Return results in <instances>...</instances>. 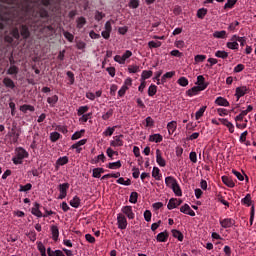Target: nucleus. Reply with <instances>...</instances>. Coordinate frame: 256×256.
<instances>
[{
	"mask_svg": "<svg viewBox=\"0 0 256 256\" xmlns=\"http://www.w3.org/2000/svg\"><path fill=\"white\" fill-rule=\"evenodd\" d=\"M165 183L170 189H172L177 184V179L173 176H168L165 178Z\"/></svg>",
	"mask_w": 256,
	"mask_h": 256,
	"instance_id": "5701e85b",
	"label": "nucleus"
},
{
	"mask_svg": "<svg viewBox=\"0 0 256 256\" xmlns=\"http://www.w3.org/2000/svg\"><path fill=\"white\" fill-rule=\"evenodd\" d=\"M113 117V109H109L105 114L102 115L103 121H108V119H111Z\"/></svg>",
	"mask_w": 256,
	"mask_h": 256,
	"instance_id": "4d7b16f0",
	"label": "nucleus"
},
{
	"mask_svg": "<svg viewBox=\"0 0 256 256\" xmlns=\"http://www.w3.org/2000/svg\"><path fill=\"white\" fill-rule=\"evenodd\" d=\"M123 134L114 137V140L110 141L111 147H123Z\"/></svg>",
	"mask_w": 256,
	"mask_h": 256,
	"instance_id": "9d476101",
	"label": "nucleus"
},
{
	"mask_svg": "<svg viewBox=\"0 0 256 256\" xmlns=\"http://www.w3.org/2000/svg\"><path fill=\"white\" fill-rule=\"evenodd\" d=\"M20 111H22V113H27L28 111H31V113H33V111H35V107L29 104H24L20 106Z\"/></svg>",
	"mask_w": 256,
	"mask_h": 256,
	"instance_id": "c85d7f7f",
	"label": "nucleus"
},
{
	"mask_svg": "<svg viewBox=\"0 0 256 256\" xmlns=\"http://www.w3.org/2000/svg\"><path fill=\"white\" fill-rule=\"evenodd\" d=\"M149 141L151 143H161L163 141V136L161 134H153L149 136Z\"/></svg>",
	"mask_w": 256,
	"mask_h": 256,
	"instance_id": "b1692460",
	"label": "nucleus"
},
{
	"mask_svg": "<svg viewBox=\"0 0 256 256\" xmlns=\"http://www.w3.org/2000/svg\"><path fill=\"white\" fill-rule=\"evenodd\" d=\"M116 183H118V185H126V187H128L129 185H131V179L125 180V178L120 177L116 180Z\"/></svg>",
	"mask_w": 256,
	"mask_h": 256,
	"instance_id": "ea45409f",
	"label": "nucleus"
},
{
	"mask_svg": "<svg viewBox=\"0 0 256 256\" xmlns=\"http://www.w3.org/2000/svg\"><path fill=\"white\" fill-rule=\"evenodd\" d=\"M220 226L222 229H231V227H235L237 223L233 218H224L219 220Z\"/></svg>",
	"mask_w": 256,
	"mask_h": 256,
	"instance_id": "7ed1b4c3",
	"label": "nucleus"
},
{
	"mask_svg": "<svg viewBox=\"0 0 256 256\" xmlns=\"http://www.w3.org/2000/svg\"><path fill=\"white\" fill-rule=\"evenodd\" d=\"M245 116H247V112L243 110L238 116L235 117V121H243Z\"/></svg>",
	"mask_w": 256,
	"mask_h": 256,
	"instance_id": "774afa93",
	"label": "nucleus"
},
{
	"mask_svg": "<svg viewBox=\"0 0 256 256\" xmlns=\"http://www.w3.org/2000/svg\"><path fill=\"white\" fill-rule=\"evenodd\" d=\"M59 139H61V134L59 132H52L50 134V141H52V143H56Z\"/></svg>",
	"mask_w": 256,
	"mask_h": 256,
	"instance_id": "a19ab883",
	"label": "nucleus"
},
{
	"mask_svg": "<svg viewBox=\"0 0 256 256\" xmlns=\"http://www.w3.org/2000/svg\"><path fill=\"white\" fill-rule=\"evenodd\" d=\"M69 187V183H63L59 185L60 194L58 196V199H65V197H67V191L69 190Z\"/></svg>",
	"mask_w": 256,
	"mask_h": 256,
	"instance_id": "6e6552de",
	"label": "nucleus"
},
{
	"mask_svg": "<svg viewBox=\"0 0 256 256\" xmlns=\"http://www.w3.org/2000/svg\"><path fill=\"white\" fill-rule=\"evenodd\" d=\"M178 84L181 86V87H187V85H189V80L186 78V77H180L178 79Z\"/></svg>",
	"mask_w": 256,
	"mask_h": 256,
	"instance_id": "603ef678",
	"label": "nucleus"
},
{
	"mask_svg": "<svg viewBox=\"0 0 256 256\" xmlns=\"http://www.w3.org/2000/svg\"><path fill=\"white\" fill-rule=\"evenodd\" d=\"M169 135H173L177 131V121H171L167 124Z\"/></svg>",
	"mask_w": 256,
	"mask_h": 256,
	"instance_id": "412c9836",
	"label": "nucleus"
},
{
	"mask_svg": "<svg viewBox=\"0 0 256 256\" xmlns=\"http://www.w3.org/2000/svg\"><path fill=\"white\" fill-rule=\"evenodd\" d=\"M10 35L14 38V39H21V33H19V28L15 27L11 30Z\"/></svg>",
	"mask_w": 256,
	"mask_h": 256,
	"instance_id": "e433bc0d",
	"label": "nucleus"
},
{
	"mask_svg": "<svg viewBox=\"0 0 256 256\" xmlns=\"http://www.w3.org/2000/svg\"><path fill=\"white\" fill-rule=\"evenodd\" d=\"M172 235L175 239H178V241H183L184 239L183 233L179 230H172Z\"/></svg>",
	"mask_w": 256,
	"mask_h": 256,
	"instance_id": "37998d69",
	"label": "nucleus"
},
{
	"mask_svg": "<svg viewBox=\"0 0 256 256\" xmlns=\"http://www.w3.org/2000/svg\"><path fill=\"white\" fill-rule=\"evenodd\" d=\"M69 203L71 207H74V209H79V207L81 206V198H79V196H74Z\"/></svg>",
	"mask_w": 256,
	"mask_h": 256,
	"instance_id": "4be33fe9",
	"label": "nucleus"
},
{
	"mask_svg": "<svg viewBox=\"0 0 256 256\" xmlns=\"http://www.w3.org/2000/svg\"><path fill=\"white\" fill-rule=\"evenodd\" d=\"M0 21V31H3L5 29L4 23H6V25H9V23H11V16H9V14H0Z\"/></svg>",
	"mask_w": 256,
	"mask_h": 256,
	"instance_id": "1a4fd4ad",
	"label": "nucleus"
},
{
	"mask_svg": "<svg viewBox=\"0 0 256 256\" xmlns=\"http://www.w3.org/2000/svg\"><path fill=\"white\" fill-rule=\"evenodd\" d=\"M236 3L237 0H227V3L224 5V9H233Z\"/></svg>",
	"mask_w": 256,
	"mask_h": 256,
	"instance_id": "6e6d98bb",
	"label": "nucleus"
},
{
	"mask_svg": "<svg viewBox=\"0 0 256 256\" xmlns=\"http://www.w3.org/2000/svg\"><path fill=\"white\" fill-rule=\"evenodd\" d=\"M31 189H33V185L27 183L26 185H20L19 191L20 193H27V191H31Z\"/></svg>",
	"mask_w": 256,
	"mask_h": 256,
	"instance_id": "473e14b6",
	"label": "nucleus"
},
{
	"mask_svg": "<svg viewBox=\"0 0 256 256\" xmlns=\"http://www.w3.org/2000/svg\"><path fill=\"white\" fill-rule=\"evenodd\" d=\"M129 7L130 9H137L139 7V0H130Z\"/></svg>",
	"mask_w": 256,
	"mask_h": 256,
	"instance_id": "69168bd1",
	"label": "nucleus"
},
{
	"mask_svg": "<svg viewBox=\"0 0 256 256\" xmlns=\"http://www.w3.org/2000/svg\"><path fill=\"white\" fill-rule=\"evenodd\" d=\"M121 213L124 217L126 216L130 220L135 219V212H133L132 206H123L121 208Z\"/></svg>",
	"mask_w": 256,
	"mask_h": 256,
	"instance_id": "20e7f679",
	"label": "nucleus"
},
{
	"mask_svg": "<svg viewBox=\"0 0 256 256\" xmlns=\"http://www.w3.org/2000/svg\"><path fill=\"white\" fill-rule=\"evenodd\" d=\"M3 84L5 87H8V89H15V82H13L9 77L3 79Z\"/></svg>",
	"mask_w": 256,
	"mask_h": 256,
	"instance_id": "bb28decb",
	"label": "nucleus"
},
{
	"mask_svg": "<svg viewBox=\"0 0 256 256\" xmlns=\"http://www.w3.org/2000/svg\"><path fill=\"white\" fill-rule=\"evenodd\" d=\"M221 179H222V182L224 183V185H226V187H230V188L235 187V182H233L232 177L222 176Z\"/></svg>",
	"mask_w": 256,
	"mask_h": 256,
	"instance_id": "dca6fc26",
	"label": "nucleus"
},
{
	"mask_svg": "<svg viewBox=\"0 0 256 256\" xmlns=\"http://www.w3.org/2000/svg\"><path fill=\"white\" fill-rule=\"evenodd\" d=\"M57 101H59V96L57 95L47 98V103H49V105H55Z\"/></svg>",
	"mask_w": 256,
	"mask_h": 256,
	"instance_id": "5fc2aeb1",
	"label": "nucleus"
},
{
	"mask_svg": "<svg viewBox=\"0 0 256 256\" xmlns=\"http://www.w3.org/2000/svg\"><path fill=\"white\" fill-rule=\"evenodd\" d=\"M152 177H154L156 181H161V170L157 167H154L152 170Z\"/></svg>",
	"mask_w": 256,
	"mask_h": 256,
	"instance_id": "c756f323",
	"label": "nucleus"
},
{
	"mask_svg": "<svg viewBox=\"0 0 256 256\" xmlns=\"http://www.w3.org/2000/svg\"><path fill=\"white\" fill-rule=\"evenodd\" d=\"M119 128V126H113V127H108L104 132L103 135L105 137H111L113 133H115V129Z\"/></svg>",
	"mask_w": 256,
	"mask_h": 256,
	"instance_id": "2f4dec72",
	"label": "nucleus"
},
{
	"mask_svg": "<svg viewBox=\"0 0 256 256\" xmlns=\"http://www.w3.org/2000/svg\"><path fill=\"white\" fill-rule=\"evenodd\" d=\"M150 77H153V71L151 70L142 71V75H141L142 81H145L146 79H150Z\"/></svg>",
	"mask_w": 256,
	"mask_h": 256,
	"instance_id": "72a5a7b5",
	"label": "nucleus"
},
{
	"mask_svg": "<svg viewBox=\"0 0 256 256\" xmlns=\"http://www.w3.org/2000/svg\"><path fill=\"white\" fill-rule=\"evenodd\" d=\"M85 134V130H80L75 132L72 136L71 139L72 141H77V139H81L83 137V135Z\"/></svg>",
	"mask_w": 256,
	"mask_h": 256,
	"instance_id": "f704fd0d",
	"label": "nucleus"
},
{
	"mask_svg": "<svg viewBox=\"0 0 256 256\" xmlns=\"http://www.w3.org/2000/svg\"><path fill=\"white\" fill-rule=\"evenodd\" d=\"M148 95L149 97H154V95H157V86L154 84H151L148 88Z\"/></svg>",
	"mask_w": 256,
	"mask_h": 256,
	"instance_id": "c9c22d12",
	"label": "nucleus"
},
{
	"mask_svg": "<svg viewBox=\"0 0 256 256\" xmlns=\"http://www.w3.org/2000/svg\"><path fill=\"white\" fill-rule=\"evenodd\" d=\"M127 89H129V87L123 85L120 90L118 91V96L119 97H125V93H127Z\"/></svg>",
	"mask_w": 256,
	"mask_h": 256,
	"instance_id": "680f3d73",
	"label": "nucleus"
},
{
	"mask_svg": "<svg viewBox=\"0 0 256 256\" xmlns=\"http://www.w3.org/2000/svg\"><path fill=\"white\" fill-rule=\"evenodd\" d=\"M179 205H181V200L171 198L167 204V209L171 211V209H176V207H179Z\"/></svg>",
	"mask_w": 256,
	"mask_h": 256,
	"instance_id": "ddd939ff",
	"label": "nucleus"
},
{
	"mask_svg": "<svg viewBox=\"0 0 256 256\" xmlns=\"http://www.w3.org/2000/svg\"><path fill=\"white\" fill-rule=\"evenodd\" d=\"M19 73V68L15 65L10 66V68L7 71L8 75H17Z\"/></svg>",
	"mask_w": 256,
	"mask_h": 256,
	"instance_id": "09e8293b",
	"label": "nucleus"
},
{
	"mask_svg": "<svg viewBox=\"0 0 256 256\" xmlns=\"http://www.w3.org/2000/svg\"><path fill=\"white\" fill-rule=\"evenodd\" d=\"M137 199H139V193L132 192L130 194L129 202L135 204V203H137Z\"/></svg>",
	"mask_w": 256,
	"mask_h": 256,
	"instance_id": "8fccbe9b",
	"label": "nucleus"
},
{
	"mask_svg": "<svg viewBox=\"0 0 256 256\" xmlns=\"http://www.w3.org/2000/svg\"><path fill=\"white\" fill-rule=\"evenodd\" d=\"M51 1L53 0H23L19 4V8L28 19V27L33 31H37L39 27H43L49 21V12L43 6L49 7Z\"/></svg>",
	"mask_w": 256,
	"mask_h": 256,
	"instance_id": "f257e3e1",
	"label": "nucleus"
},
{
	"mask_svg": "<svg viewBox=\"0 0 256 256\" xmlns=\"http://www.w3.org/2000/svg\"><path fill=\"white\" fill-rule=\"evenodd\" d=\"M87 24V20L85 19V17H79L77 19V29H83V26H85Z\"/></svg>",
	"mask_w": 256,
	"mask_h": 256,
	"instance_id": "58836bf2",
	"label": "nucleus"
},
{
	"mask_svg": "<svg viewBox=\"0 0 256 256\" xmlns=\"http://www.w3.org/2000/svg\"><path fill=\"white\" fill-rule=\"evenodd\" d=\"M197 87H204V90L207 89V87L209 86V83H205V77L203 75H199L197 77Z\"/></svg>",
	"mask_w": 256,
	"mask_h": 256,
	"instance_id": "6ab92c4d",
	"label": "nucleus"
},
{
	"mask_svg": "<svg viewBox=\"0 0 256 256\" xmlns=\"http://www.w3.org/2000/svg\"><path fill=\"white\" fill-rule=\"evenodd\" d=\"M29 158V152L23 147H17L15 149V155L12 158L14 165H23V159Z\"/></svg>",
	"mask_w": 256,
	"mask_h": 256,
	"instance_id": "f03ea898",
	"label": "nucleus"
},
{
	"mask_svg": "<svg viewBox=\"0 0 256 256\" xmlns=\"http://www.w3.org/2000/svg\"><path fill=\"white\" fill-rule=\"evenodd\" d=\"M215 57H218L219 59H227V57H229V53L226 51L218 50L215 53Z\"/></svg>",
	"mask_w": 256,
	"mask_h": 256,
	"instance_id": "4c0bfd02",
	"label": "nucleus"
},
{
	"mask_svg": "<svg viewBox=\"0 0 256 256\" xmlns=\"http://www.w3.org/2000/svg\"><path fill=\"white\" fill-rule=\"evenodd\" d=\"M242 205H247V207H251V194H247L242 200Z\"/></svg>",
	"mask_w": 256,
	"mask_h": 256,
	"instance_id": "c03bdc74",
	"label": "nucleus"
},
{
	"mask_svg": "<svg viewBox=\"0 0 256 256\" xmlns=\"http://www.w3.org/2000/svg\"><path fill=\"white\" fill-rule=\"evenodd\" d=\"M53 241H59V227L52 225L50 228Z\"/></svg>",
	"mask_w": 256,
	"mask_h": 256,
	"instance_id": "aec40b11",
	"label": "nucleus"
},
{
	"mask_svg": "<svg viewBox=\"0 0 256 256\" xmlns=\"http://www.w3.org/2000/svg\"><path fill=\"white\" fill-rule=\"evenodd\" d=\"M201 91H205V87L194 86L186 91V95H188V97H195V95H199Z\"/></svg>",
	"mask_w": 256,
	"mask_h": 256,
	"instance_id": "0eeeda50",
	"label": "nucleus"
},
{
	"mask_svg": "<svg viewBox=\"0 0 256 256\" xmlns=\"http://www.w3.org/2000/svg\"><path fill=\"white\" fill-rule=\"evenodd\" d=\"M87 111H89V106H80L78 108V112H77V115L79 117H81V115H85V113H87Z\"/></svg>",
	"mask_w": 256,
	"mask_h": 256,
	"instance_id": "3c124183",
	"label": "nucleus"
},
{
	"mask_svg": "<svg viewBox=\"0 0 256 256\" xmlns=\"http://www.w3.org/2000/svg\"><path fill=\"white\" fill-rule=\"evenodd\" d=\"M237 27H239V21L232 22L228 26V31H230L231 33H235V31H237Z\"/></svg>",
	"mask_w": 256,
	"mask_h": 256,
	"instance_id": "de8ad7c7",
	"label": "nucleus"
},
{
	"mask_svg": "<svg viewBox=\"0 0 256 256\" xmlns=\"http://www.w3.org/2000/svg\"><path fill=\"white\" fill-rule=\"evenodd\" d=\"M167 239H169V233H167V231L160 232L156 236V241H158V243H167Z\"/></svg>",
	"mask_w": 256,
	"mask_h": 256,
	"instance_id": "2eb2a0df",
	"label": "nucleus"
},
{
	"mask_svg": "<svg viewBox=\"0 0 256 256\" xmlns=\"http://www.w3.org/2000/svg\"><path fill=\"white\" fill-rule=\"evenodd\" d=\"M146 127H154L155 125V120H153V118H151V116H148L146 119Z\"/></svg>",
	"mask_w": 256,
	"mask_h": 256,
	"instance_id": "052dcab7",
	"label": "nucleus"
},
{
	"mask_svg": "<svg viewBox=\"0 0 256 256\" xmlns=\"http://www.w3.org/2000/svg\"><path fill=\"white\" fill-rule=\"evenodd\" d=\"M215 104L219 105V107H229V101H227V99L221 96L216 98Z\"/></svg>",
	"mask_w": 256,
	"mask_h": 256,
	"instance_id": "a211bd4d",
	"label": "nucleus"
},
{
	"mask_svg": "<svg viewBox=\"0 0 256 256\" xmlns=\"http://www.w3.org/2000/svg\"><path fill=\"white\" fill-rule=\"evenodd\" d=\"M151 217H153V214L150 212V210H146L144 212V219L149 223L151 221Z\"/></svg>",
	"mask_w": 256,
	"mask_h": 256,
	"instance_id": "0e129e2a",
	"label": "nucleus"
},
{
	"mask_svg": "<svg viewBox=\"0 0 256 256\" xmlns=\"http://www.w3.org/2000/svg\"><path fill=\"white\" fill-rule=\"evenodd\" d=\"M117 225L118 229H127V217H125L122 213L117 214Z\"/></svg>",
	"mask_w": 256,
	"mask_h": 256,
	"instance_id": "39448f33",
	"label": "nucleus"
},
{
	"mask_svg": "<svg viewBox=\"0 0 256 256\" xmlns=\"http://www.w3.org/2000/svg\"><path fill=\"white\" fill-rule=\"evenodd\" d=\"M247 86H240L236 88L235 97L237 98V101H239L240 97H245L247 95Z\"/></svg>",
	"mask_w": 256,
	"mask_h": 256,
	"instance_id": "9b49d317",
	"label": "nucleus"
},
{
	"mask_svg": "<svg viewBox=\"0 0 256 256\" xmlns=\"http://www.w3.org/2000/svg\"><path fill=\"white\" fill-rule=\"evenodd\" d=\"M128 71H129V73H139V71H141V69L137 65H130L128 67Z\"/></svg>",
	"mask_w": 256,
	"mask_h": 256,
	"instance_id": "bf43d9fd",
	"label": "nucleus"
},
{
	"mask_svg": "<svg viewBox=\"0 0 256 256\" xmlns=\"http://www.w3.org/2000/svg\"><path fill=\"white\" fill-rule=\"evenodd\" d=\"M156 163H158L160 167H165V165H167V162L164 160L161 155V150L159 149L156 150Z\"/></svg>",
	"mask_w": 256,
	"mask_h": 256,
	"instance_id": "4468645a",
	"label": "nucleus"
},
{
	"mask_svg": "<svg viewBox=\"0 0 256 256\" xmlns=\"http://www.w3.org/2000/svg\"><path fill=\"white\" fill-rule=\"evenodd\" d=\"M205 15H207V9L206 8L198 9V11H197L198 19H205Z\"/></svg>",
	"mask_w": 256,
	"mask_h": 256,
	"instance_id": "a18cd8bd",
	"label": "nucleus"
},
{
	"mask_svg": "<svg viewBox=\"0 0 256 256\" xmlns=\"http://www.w3.org/2000/svg\"><path fill=\"white\" fill-rule=\"evenodd\" d=\"M189 159L192 163H197V153L196 152H190Z\"/></svg>",
	"mask_w": 256,
	"mask_h": 256,
	"instance_id": "338daca9",
	"label": "nucleus"
},
{
	"mask_svg": "<svg viewBox=\"0 0 256 256\" xmlns=\"http://www.w3.org/2000/svg\"><path fill=\"white\" fill-rule=\"evenodd\" d=\"M27 236L30 241H32V243H35V241H37V233L35 232V230L30 231Z\"/></svg>",
	"mask_w": 256,
	"mask_h": 256,
	"instance_id": "13d9d810",
	"label": "nucleus"
},
{
	"mask_svg": "<svg viewBox=\"0 0 256 256\" xmlns=\"http://www.w3.org/2000/svg\"><path fill=\"white\" fill-rule=\"evenodd\" d=\"M173 193L176 195V197H182L183 191H181V186H179V183L176 182V185L172 188Z\"/></svg>",
	"mask_w": 256,
	"mask_h": 256,
	"instance_id": "cd10ccee",
	"label": "nucleus"
},
{
	"mask_svg": "<svg viewBox=\"0 0 256 256\" xmlns=\"http://www.w3.org/2000/svg\"><path fill=\"white\" fill-rule=\"evenodd\" d=\"M67 163H69V157L67 156L60 157L56 161V167H63V165H67Z\"/></svg>",
	"mask_w": 256,
	"mask_h": 256,
	"instance_id": "a878e982",
	"label": "nucleus"
},
{
	"mask_svg": "<svg viewBox=\"0 0 256 256\" xmlns=\"http://www.w3.org/2000/svg\"><path fill=\"white\" fill-rule=\"evenodd\" d=\"M207 110V106L201 107L196 113H195V119L196 121H199L203 115H205V111Z\"/></svg>",
	"mask_w": 256,
	"mask_h": 256,
	"instance_id": "7c9ffc66",
	"label": "nucleus"
},
{
	"mask_svg": "<svg viewBox=\"0 0 256 256\" xmlns=\"http://www.w3.org/2000/svg\"><path fill=\"white\" fill-rule=\"evenodd\" d=\"M213 37L215 39H226L227 38V31H225V30L215 31L213 33Z\"/></svg>",
	"mask_w": 256,
	"mask_h": 256,
	"instance_id": "393cba45",
	"label": "nucleus"
},
{
	"mask_svg": "<svg viewBox=\"0 0 256 256\" xmlns=\"http://www.w3.org/2000/svg\"><path fill=\"white\" fill-rule=\"evenodd\" d=\"M161 45H162L161 41H157V42L150 41V42H148L149 49H158V47H161Z\"/></svg>",
	"mask_w": 256,
	"mask_h": 256,
	"instance_id": "49530a36",
	"label": "nucleus"
},
{
	"mask_svg": "<svg viewBox=\"0 0 256 256\" xmlns=\"http://www.w3.org/2000/svg\"><path fill=\"white\" fill-rule=\"evenodd\" d=\"M226 47H228V49H232L233 51L239 49V43L237 42H227Z\"/></svg>",
	"mask_w": 256,
	"mask_h": 256,
	"instance_id": "864d4df0",
	"label": "nucleus"
},
{
	"mask_svg": "<svg viewBox=\"0 0 256 256\" xmlns=\"http://www.w3.org/2000/svg\"><path fill=\"white\" fill-rule=\"evenodd\" d=\"M207 59V56L205 55H196L194 58V61L196 63H203V61H205Z\"/></svg>",
	"mask_w": 256,
	"mask_h": 256,
	"instance_id": "e2e57ef3",
	"label": "nucleus"
},
{
	"mask_svg": "<svg viewBox=\"0 0 256 256\" xmlns=\"http://www.w3.org/2000/svg\"><path fill=\"white\" fill-rule=\"evenodd\" d=\"M108 169H121V162L120 160L116 161V162H110L107 165Z\"/></svg>",
	"mask_w": 256,
	"mask_h": 256,
	"instance_id": "79ce46f5",
	"label": "nucleus"
},
{
	"mask_svg": "<svg viewBox=\"0 0 256 256\" xmlns=\"http://www.w3.org/2000/svg\"><path fill=\"white\" fill-rule=\"evenodd\" d=\"M180 211L185 215H190V217H195V211L191 209V206H189V204H184L183 206H181Z\"/></svg>",
	"mask_w": 256,
	"mask_h": 256,
	"instance_id": "f8f14e48",
	"label": "nucleus"
},
{
	"mask_svg": "<svg viewBox=\"0 0 256 256\" xmlns=\"http://www.w3.org/2000/svg\"><path fill=\"white\" fill-rule=\"evenodd\" d=\"M20 35L25 41H27V39L31 37V31H29V26L22 24L20 26Z\"/></svg>",
	"mask_w": 256,
	"mask_h": 256,
	"instance_id": "423d86ee",
	"label": "nucleus"
},
{
	"mask_svg": "<svg viewBox=\"0 0 256 256\" xmlns=\"http://www.w3.org/2000/svg\"><path fill=\"white\" fill-rule=\"evenodd\" d=\"M39 207H41V205L37 202L34 203V207L32 208V215H35V217H43V212H41V210H39Z\"/></svg>",
	"mask_w": 256,
	"mask_h": 256,
	"instance_id": "f3484780",
	"label": "nucleus"
}]
</instances>
